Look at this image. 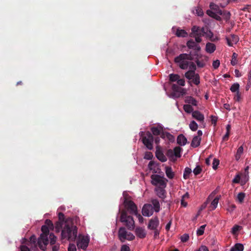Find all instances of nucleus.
Segmentation results:
<instances>
[{
    "label": "nucleus",
    "instance_id": "f257e3e1",
    "mask_svg": "<svg viewBox=\"0 0 251 251\" xmlns=\"http://www.w3.org/2000/svg\"><path fill=\"white\" fill-rule=\"evenodd\" d=\"M61 229H62L60 238L62 241H75L77 236L78 229L72 219H67Z\"/></svg>",
    "mask_w": 251,
    "mask_h": 251
},
{
    "label": "nucleus",
    "instance_id": "f03ea898",
    "mask_svg": "<svg viewBox=\"0 0 251 251\" xmlns=\"http://www.w3.org/2000/svg\"><path fill=\"white\" fill-rule=\"evenodd\" d=\"M160 206L159 201L154 199L151 201V204H145L142 209L143 216L149 217L152 215L153 212H158L160 211Z\"/></svg>",
    "mask_w": 251,
    "mask_h": 251
},
{
    "label": "nucleus",
    "instance_id": "7ed1b4c3",
    "mask_svg": "<svg viewBox=\"0 0 251 251\" xmlns=\"http://www.w3.org/2000/svg\"><path fill=\"white\" fill-rule=\"evenodd\" d=\"M49 227L47 225H43L41 227L42 233L40 234L38 239L37 245L39 248L45 251L46 250L47 246L49 243Z\"/></svg>",
    "mask_w": 251,
    "mask_h": 251
},
{
    "label": "nucleus",
    "instance_id": "20e7f679",
    "mask_svg": "<svg viewBox=\"0 0 251 251\" xmlns=\"http://www.w3.org/2000/svg\"><path fill=\"white\" fill-rule=\"evenodd\" d=\"M123 197L124 205L129 213L132 215L137 214V207L135 203L130 200V197L126 192H123Z\"/></svg>",
    "mask_w": 251,
    "mask_h": 251
},
{
    "label": "nucleus",
    "instance_id": "39448f33",
    "mask_svg": "<svg viewBox=\"0 0 251 251\" xmlns=\"http://www.w3.org/2000/svg\"><path fill=\"white\" fill-rule=\"evenodd\" d=\"M190 56L187 53H181L175 58V62L183 70H186L189 66Z\"/></svg>",
    "mask_w": 251,
    "mask_h": 251
},
{
    "label": "nucleus",
    "instance_id": "423d86ee",
    "mask_svg": "<svg viewBox=\"0 0 251 251\" xmlns=\"http://www.w3.org/2000/svg\"><path fill=\"white\" fill-rule=\"evenodd\" d=\"M151 184L158 187H166L168 180L164 177V176H161L157 174L152 175L151 176Z\"/></svg>",
    "mask_w": 251,
    "mask_h": 251
},
{
    "label": "nucleus",
    "instance_id": "0eeeda50",
    "mask_svg": "<svg viewBox=\"0 0 251 251\" xmlns=\"http://www.w3.org/2000/svg\"><path fill=\"white\" fill-rule=\"evenodd\" d=\"M120 220L125 224L128 229L132 230L134 229L135 223L133 218L132 216H128L126 211H123L121 212Z\"/></svg>",
    "mask_w": 251,
    "mask_h": 251
},
{
    "label": "nucleus",
    "instance_id": "6e6552de",
    "mask_svg": "<svg viewBox=\"0 0 251 251\" xmlns=\"http://www.w3.org/2000/svg\"><path fill=\"white\" fill-rule=\"evenodd\" d=\"M144 134V131L139 132L140 137L142 138L143 143L148 149L151 150L153 149V136L150 132H147L145 136Z\"/></svg>",
    "mask_w": 251,
    "mask_h": 251
},
{
    "label": "nucleus",
    "instance_id": "1a4fd4ad",
    "mask_svg": "<svg viewBox=\"0 0 251 251\" xmlns=\"http://www.w3.org/2000/svg\"><path fill=\"white\" fill-rule=\"evenodd\" d=\"M209 7L210 9L206 11V14L211 17L218 19V17L223 15L222 11L218 5L213 2H211Z\"/></svg>",
    "mask_w": 251,
    "mask_h": 251
},
{
    "label": "nucleus",
    "instance_id": "9d476101",
    "mask_svg": "<svg viewBox=\"0 0 251 251\" xmlns=\"http://www.w3.org/2000/svg\"><path fill=\"white\" fill-rule=\"evenodd\" d=\"M184 76L188 79V83L191 86L193 85H199L200 84V76L198 73L190 72L185 74Z\"/></svg>",
    "mask_w": 251,
    "mask_h": 251
},
{
    "label": "nucleus",
    "instance_id": "9b49d317",
    "mask_svg": "<svg viewBox=\"0 0 251 251\" xmlns=\"http://www.w3.org/2000/svg\"><path fill=\"white\" fill-rule=\"evenodd\" d=\"M118 237L119 240L122 242H124L126 240L131 241L135 238L134 235L131 232L126 231V229L124 227H121L118 231Z\"/></svg>",
    "mask_w": 251,
    "mask_h": 251
},
{
    "label": "nucleus",
    "instance_id": "f8f14e48",
    "mask_svg": "<svg viewBox=\"0 0 251 251\" xmlns=\"http://www.w3.org/2000/svg\"><path fill=\"white\" fill-rule=\"evenodd\" d=\"M90 242V237L87 234L79 235L77 240L76 244L78 249L85 250L88 246Z\"/></svg>",
    "mask_w": 251,
    "mask_h": 251
},
{
    "label": "nucleus",
    "instance_id": "ddd939ff",
    "mask_svg": "<svg viewBox=\"0 0 251 251\" xmlns=\"http://www.w3.org/2000/svg\"><path fill=\"white\" fill-rule=\"evenodd\" d=\"M190 36L195 38L196 42L200 43L201 41V34L199 26L194 25L191 28Z\"/></svg>",
    "mask_w": 251,
    "mask_h": 251
},
{
    "label": "nucleus",
    "instance_id": "4468645a",
    "mask_svg": "<svg viewBox=\"0 0 251 251\" xmlns=\"http://www.w3.org/2000/svg\"><path fill=\"white\" fill-rule=\"evenodd\" d=\"M159 226V221L157 217L151 219L148 225V228L150 230L158 229Z\"/></svg>",
    "mask_w": 251,
    "mask_h": 251
},
{
    "label": "nucleus",
    "instance_id": "2eb2a0df",
    "mask_svg": "<svg viewBox=\"0 0 251 251\" xmlns=\"http://www.w3.org/2000/svg\"><path fill=\"white\" fill-rule=\"evenodd\" d=\"M59 221L57 222L55 224V231L57 232H59L64 224V218L65 216L63 213L59 212L58 214Z\"/></svg>",
    "mask_w": 251,
    "mask_h": 251
},
{
    "label": "nucleus",
    "instance_id": "dca6fc26",
    "mask_svg": "<svg viewBox=\"0 0 251 251\" xmlns=\"http://www.w3.org/2000/svg\"><path fill=\"white\" fill-rule=\"evenodd\" d=\"M226 40L228 46L232 47L234 44H236L239 40V37L235 34H231L230 38L226 37Z\"/></svg>",
    "mask_w": 251,
    "mask_h": 251
},
{
    "label": "nucleus",
    "instance_id": "f3484780",
    "mask_svg": "<svg viewBox=\"0 0 251 251\" xmlns=\"http://www.w3.org/2000/svg\"><path fill=\"white\" fill-rule=\"evenodd\" d=\"M198 43L196 41H194L193 40L190 39L187 42L186 45L189 49L199 51L201 50V48Z\"/></svg>",
    "mask_w": 251,
    "mask_h": 251
},
{
    "label": "nucleus",
    "instance_id": "a211bd4d",
    "mask_svg": "<svg viewBox=\"0 0 251 251\" xmlns=\"http://www.w3.org/2000/svg\"><path fill=\"white\" fill-rule=\"evenodd\" d=\"M148 168L153 173H159L160 169L159 164L154 161H151L148 164Z\"/></svg>",
    "mask_w": 251,
    "mask_h": 251
},
{
    "label": "nucleus",
    "instance_id": "6ab92c4d",
    "mask_svg": "<svg viewBox=\"0 0 251 251\" xmlns=\"http://www.w3.org/2000/svg\"><path fill=\"white\" fill-rule=\"evenodd\" d=\"M208 57L207 56H201V58L196 60L195 62L199 68H201L204 67L206 63L208 61Z\"/></svg>",
    "mask_w": 251,
    "mask_h": 251
},
{
    "label": "nucleus",
    "instance_id": "aec40b11",
    "mask_svg": "<svg viewBox=\"0 0 251 251\" xmlns=\"http://www.w3.org/2000/svg\"><path fill=\"white\" fill-rule=\"evenodd\" d=\"M151 131L154 135H161L163 131V126L161 124H158L156 126L151 128Z\"/></svg>",
    "mask_w": 251,
    "mask_h": 251
},
{
    "label": "nucleus",
    "instance_id": "412c9836",
    "mask_svg": "<svg viewBox=\"0 0 251 251\" xmlns=\"http://www.w3.org/2000/svg\"><path fill=\"white\" fill-rule=\"evenodd\" d=\"M161 137L169 143H173L175 140V136L168 132H162Z\"/></svg>",
    "mask_w": 251,
    "mask_h": 251
},
{
    "label": "nucleus",
    "instance_id": "4be33fe9",
    "mask_svg": "<svg viewBox=\"0 0 251 251\" xmlns=\"http://www.w3.org/2000/svg\"><path fill=\"white\" fill-rule=\"evenodd\" d=\"M135 233L137 237L141 239L144 238L147 235L145 228L142 227H137L135 228Z\"/></svg>",
    "mask_w": 251,
    "mask_h": 251
},
{
    "label": "nucleus",
    "instance_id": "5701e85b",
    "mask_svg": "<svg viewBox=\"0 0 251 251\" xmlns=\"http://www.w3.org/2000/svg\"><path fill=\"white\" fill-rule=\"evenodd\" d=\"M192 117L198 121L203 123L204 117V115L198 110L194 111L192 114Z\"/></svg>",
    "mask_w": 251,
    "mask_h": 251
},
{
    "label": "nucleus",
    "instance_id": "b1692460",
    "mask_svg": "<svg viewBox=\"0 0 251 251\" xmlns=\"http://www.w3.org/2000/svg\"><path fill=\"white\" fill-rule=\"evenodd\" d=\"M165 188L164 187H158L155 189L157 195L161 199H164L166 197Z\"/></svg>",
    "mask_w": 251,
    "mask_h": 251
},
{
    "label": "nucleus",
    "instance_id": "393cba45",
    "mask_svg": "<svg viewBox=\"0 0 251 251\" xmlns=\"http://www.w3.org/2000/svg\"><path fill=\"white\" fill-rule=\"evenodd\" d=\"M216 47L214 44L208 42L205 46V51L208 53H212L216 50Z\"/></svg>",
    "mask_w": 251,
    "mask_h": 251
},
{
    "label": "nucleus",
    "instance_id": "a878e982",
    "mask_svg": "<svg viewBox=\"0 0 251 251\" xmlns=\"http://www.w3.org/2000/svg\"><path fill=\"white\" fill-rule=\"evenodd\" d=\"M185 102L188 104L192 105L193 106L198 105V101L192 96H187L185 97Z\"/></svg>",
    "mask_w": 251,
    "mask_h": 251
},
{
    "label": "nucleus",
    "instance_id": "bb28decb",
    "mask_svg": "<svg viewBox=\"0 0 251 251\" xmlns=\"http://www.w3.org/2000/svg\"><path fill=\"white\" fill-rule=\"evenodd\" d=\"M165 172L167 177L169 179H173L175 176V173L173 171L172 168L170 166H166Z\"/></svg>",
    "mask_w": 251,
    "mask_h": 251
},
{
    "label": "nucleus",
    "instance_id": "cd10ccee",
    "mask_svg": "<svg viewBox=\"0 0 251 251\" xmlns=\"http://www.w3.org/2000/svg\"><path fill=\"white\" fill-rule=\"evenodd\" d=\"M187 141L186 138L183 134H180L177 136V143L180 146H185L187 143Z\"/></svg>",
    "mask_w": 251,
    "mask_h": 251
},
{
    "label": "nucleus",
    "instance_id": "c85d7f7f",
    "mask_svg": "<svg viewBox=\"0 0 251 251\" xmlns=\"http://www.w3.org/2000/svg\"><path fill=\"white\" fill-rule=\"evenodd\" d=\"M201 141V137L194 136L192 139L191 146L193 148H197L200 146Z\"/></svg>",
    "mask_w": 251,
    "mask_h": 251
},
{
    "label": "nucleus",
    "instance_id": "c756f323",
    "mask_svg": "<svg viewBox=\"0 0 251 251\" xmlns=\"http://www.w3.org/2000/svg\"><path fill=\"white\" fill-rule=\"evenodd\" d=\"M156 157L159 160H160L162 162H166L167 160L166 156L161 151H156Z\"/></svg>",
    "mask_w": 251,
    "mask_h": 251
},
{
    "label": "nucleus",
    "instance_id": "7c9ffc66",
    "mask_svg": "<svg viewBox=\"0 0 251 251\" xmlns=\"http://www.w3.org/2000/svg\"><path fill=\"white\" fill-rule=\"evenodd\" d=\"M176 35L178 37H186L188 36L187 32L184 29L177 28Z\"/></svg>",
    "mask_w": 251,
    "mask_h": 251
},
{
    "label": "nucleus",
    "instance_id": "2f4dec72",
    "mask_svg": "<svg viewBox=\"0 0 251 251\" xmlns=\"http://www.w3.org/2000/svg\"><path fill=\"white\" fill-rule=\"evenodd\" d=\"M243 151H244V149H243V146H241L240 147H239L238 148V149L237 150L236 153L235 155V158L236 160L238 161L240 159V158H241V155L243 153Z\"/></svg>",
    "mask_w": 251,
    "mask_h": 251
},
{
    "label": "nucleus",
    "instance_id": "473e14b6",
    "mask_svg": "<svg viewBox=\"0 0 251 251\" xmlns=\"http://www.w3.org/2000/svg\"><path fill=\"white\" fill-rule=\"evenodd\" d=\"M188 68L189 69L188 71L185 72V74H188L190 72H196L197 67L194 62L189 61Z\"/></svg>",
    "mask_w": 251,
    "mask_h": 251
},
{
    "label": "nucleus",
    "instance_id": "72a5a7b5",
    "mask_svg": "<svg viewBox=\"0 0 251 251\" xmlns=\"http://www.w3.org/2000/svg\"><path fill=\"white\" fill-rule=\"evenodd\" d=\"M239 87H240L239 84L237 82H236V83H233L231 86L230 90L232 92H233V93L236 92L237 94H238V93H239Z\"/></svg>",
    "mask_w": 251,
    "mask_h": 251
},
{
    "label": "nucleus",
    "instance_id": "f704fd0d",
    "mask_svg": "<svg viewBox=\"0 0 251 251\" xmlns=\"http://www.w3.org/2000/svg\"><path fill=\"white\" fill-rule=\"evenodd\" d=\"M194 14H196L198 16L201 17L203 15V11L202 9L200 7H196L193 10Z\"/></svg>",
    "mask_w": 251,
    "mask_h": 251
},
{
    "label": "nucleus",
    "instance_id": "c9c22d12",
    "mask_svg": "<svg viewBox=\"0 0 251 251\" xmlns=\"http://www.w3.org/2000/svg\"><path fill=\"white\" fill-rule=\"evenodd\" d=\"M221 197V196H217L216 198L214 199V200L212 201L211 203V205L212 206V209H215L217 207L219 199Z\"/></svg>",
    "mask_w": 251,
    "mask_h": 251
},
{
    "label": "nucleus",
    "instance_id": "e433bc0d",
    "mask_svg": "<svg viewBox=\"0 0 251 251\" xmlns=\"http://www.w3.org/2000/svg\"><path fill=\"white\" fill-rule=\"evenodd\" d=\"M172 89L173 91L174 92H180L182 95L185 93V90L184 89H181L180 91V88L176 84H173L172 86Z\"/></svg>",
    "mask_w": 251,
    "mask_h": 251
},
{
    "label": "nucleus",
    "instance_id": "4c0bfd02",
    "mask_svg": "<svg viewBox=\"0 0 251 251\" xmlns=\"http://www.w3.org/2000/svg\"><path fill=\"white\" fill-rule=\"evenodd\" d=\"M192 172V170L189 167H186L184 169L183 173V178L185 179H188L189 177L190 174Z\"/></svg>",
    "mask_w": 251,
    "mask_h": 251
},
{
    "label": "nucleus",
    "instance_id": "58836bf2",
    "mask_svg": "<svg viewBox=\"0 0 251 251\" xmlns=\"http://www.w3.org/2000/svg\"><path fill=\"white\" fill-rule=\"evenodd\" d=\"M49 238L50 244L51 245H54L56 242V236L53 233H51L49 235Z\"/></svg>",
    "mask_w": 251,
    "mask_h": 251
},
{
    "label": "nucleus",
    "instance_id": "ea45409f",
    "mask_svg": "<svg viewBox=\"0 0 251 251\" xmlns=\"http://www.w3.org/2000/svg\"><path fill=\"white\" fill-rule=\"evenodd\" d=\"M180 77L179 75L177 74H171L169 75V80L171 82L177 81L178 79Z\"/></svg>",
    "mask_w": 251,
    "mask_h": 251
},
{
    "label": "nucleus",
    "instance_id": "a19ab883",
    "mask_svg": "<svg viewBox=\"0 0 251 251\" xmlns=\"http://www.w3.org/2000/svg\"><path fill=\"white\" fill-rule=\"evenodd\" d=\"M232 249L235 251H243L244 246L241 243H237L234 245V247L232 248Z\"/></svg>",
    "mask_w": 251,
    "mask_h": 251
},
{
    "label": "nucleus",
    "instance_id": "79ce46f5",
    "mask_svg": "<svg viewBox=\"0 0 251 251\" xmlns=\"http://www.w3.org/2000/svg\"><path fill=\"white\" fill-rule=\"evenodd\" d=\"M183 109L187 113H192V112L194 111L192 105L190 104L184 105Z\"/></svg>",
    "mask_w": 251,
    "mask_h": 251
},
{
    "label": "nucleus",
    "instance_id": "37998d69",
    "mask_svg": "<svg viewBox=\"0 0 251 251\" xmlns=\"http://www.w3.org/2000/svg\"><path fill=\"white\" fill-rule=\"evenodd\" d=\"M181 148L180 147H175L174 150L173 151L174 152V156H175L176 157H180L181 156Z\"/></svg>",
    "mask_w": 251,
    "mask_h": 251
},
{
    "label": "nucleus",
    "instance_id": "c03bdc74",
    "mask_svg": "<svg viewBox=\"0 0 251 251\" xmlns=\"http://www.w3.org/2000/svg\"><path fill=\"white\" fill-rule=\"evenodd\" d=\"M189 127L192 131H195L198 129V125L195 121H192L189 124Z\"/></svg>",
    "mask_w": 251,
    "mask_h": 251
},
{
    "label": "nucleus",
    "instance_id": "a18cd8bd",
    "mask_svg": "<svg viewBox=\"0 0 251 251\" xmlns=\"http://www.w3.org/2000/svg\"><path fill=\"white\" fill-rule=\"evenodd\" d=\"M206 225L201 226L197 230V233L198 235H201L203 234Z\"/></svg>",
    "mask_w": 251,
    "mask_h": 251
},
{
    "label": "nucleus",
    "instance_id": "49530a36",
    "mask_svg": "<svg viewBox=\"0 0 251 251\" xmlns=\"http://www.w3.org/2000/svg\"><path fill=\"white\" fill-rule=\"evenodd\" d=\"M180 240L182 242H186L189 239V235L188 234L185 233L180 236Z\"/></svg>",
    "mask_w": 251,
    "mask_h": 251
},
{
    "label": "nucleus",
    "instance_id": "de8ad7c7",
    "mask_svg": "<svg viewBox=\"0 0 251 251\" xmlns=\"http://www.w3.org/2000/svg\"><path fill=\"white\" fill-rule=\"evenodd\" d=\"M219 165V160L216 158H214L212 162V168L214 170H216Z\"/></svg>",
    "mask_w": 251,
    "mask_h": 251
},
{
    "label": "nucleus",
    "instance_id": "09e8293b",
    "mask_svg": "<svg viewBox=\"0 0 251 251\" xmlns=\"http://www.w3.org/2000/svg\"><path fill=\"white\" fill-rule=\"evenodd\" d=\"M237 56V54L235 52H234L232 54V59L231 60V64L233 66H235L237 64V60H236Z\"/></svg>",
    "mask_w": 251,
    "mask_h": 251
},
{
    "label": "nucleus",
    "instance_id": "8fccbe9b",
    "mask_svg": "<svg viewBox=\"0 0 251 251\" xmlns=\"http://www.w3.org/2000/svg\"><path fill=\"white\" fill-rule=\"evenodd\" d=\"M245 196V195L244 193H242V192L239 193L238 194L237 197L238 201L240 202H243V201L244 199Z\"/></svg>",
    "mask_w": 251,
    "mask_h": 251
},
{
    "label": "nucleus",
    "instance_id": "3c124183",
    "mask_svg": "<svg viewBox=\"0 0 251 251\" xmlns=\"http://www.w3.org/2000/svg\"><path fill=\"white\" fill-rule=\"evenodd\" d=\"M201 172V169L199 166H197L193 170V173L196 176L199 175Z\"/></svg>",
    "mask_w": 251,
    "mask_h": 251
},
{
    "label": "nucleus",
    "instance_id": "603ef678",
    "mask_svg": "<svg viewBox=\"0 0 251 251\" xmlns=\"http://www.w3.org/2000/svg\"><path fill=\"white\" fill-rule=\"evenodd\" d=\"M153 157V154L151 152H146L144 155V158L147 160H151Z\"/></svg>",
    "mask_w": 251,
    "mask_h": 251
},
{
    "label": "nucleus",
    "instance_id": "864d4df0",
    "mask_svg": "<svg viewBox=\"0 0 251 251\" xmlns=\"http://www.w3.org/2000/svg\"><path fill=\"white\" fill-rule=\"evenodd\" d=\"M241 226L238 225H235L231 228L232 234H236L240 229Z\"/></svg>",
    "mask_w": 251,
    "mask_h": 251
},
{
    "label": "nucleus",
    "instance_id": "5fc2aeb1",
    "mask_svg": "<svg viewBox=\"0 0 251 251\" xmlns=\"http://www.w3.org/2000/svg\"><path fill=\"white\" fill-rule=\"evenodd\" d=\"M220 64V60L217 59L216 60L213 61V62L212 63V66L214 69H216L219 67Z\"/></svg>",
    "mask_w": 251,
    "mask_h": 251
},
{
    "label": "nucleus",
    "instance_id": "6e6d98bb",
    "mask_svg": "<svg viewBox=\"0 0 251 251\" xmlns=\"http://www.w3.org/2000/svg\"><path fill=\"white\" fill-rule=\"evenodd\" d=\"M241 177L239 174L235 176L234 178L232 179V182L234 183H239L240 181Z\"/></svg>",
    "mask_w": 251,
    "mask_h": 251
},
{
    "label": "nucleus",
    "instance_id": "4d7b16f0",
    "mask_svg": "<svg viewBox=\"0 0 251 251\" xmlns=\"http://www.w3.org/2000/svg\"><path fill=\"white\" fill-rule=\"evenodd\" d=\"M180 92H173L172 94L169 96V97L172 98L174 99L178 98L180 95Z\"/></svg>",
    "mask_w": 251,
    "mask_h": 251
},
{
    "label": "nucleus",
    "instance_id": "13d9d810",
    "mask_svg": "<svg viewBox=\"0 0 251 251\" xmlns=\"http://www.w3.org/2000/svg\"><path fill=\"white\" fill-rule=\"evenodd\" d=\"M68 251H76L75 245L74 244H70L68 248Z\"/></svg>",
    "mask_w": 251,
    "mask_h": 251
},
{
    "label": "nucleus",
    "instance_id": "bf43d9fd",
    "mask_svg": "<svg viewBox=\"0 0 251 251\" xmlns=\"http://www.w3.org/2000/svg\"><path fill=\"white\" fill-rule=\"evenodd\" d=\"M176 82L178 85L181 86H184L185 84V80L183 78H180V77L178 79Z\"/></svg>",
    "mask_w": 251,
    "mask_h": 251
},
{
    "label": "nucleus",
    "instance_id": "052dcab7",
    "mask_svg": "<svg viewBox=\"0 0 251 251\" xmlns=\"http://www.w3.org/2000/svg\"><path fill=\"white\" fill-rule=\"evenodd\" d=\"M45 225H47L50 228H52L53 227V225L52 222L50 220H49V219H47L45 221Z\"/></svg>",
    "mask_w": 251,
    "mask_h": 251
},
{
    "label": "nucleus",
    "instance_id": "680f3d73",
    "mask_svg": "<svg viewBox=\"0 0 251 251\" xmlns=\"http://www.w3.org/2000/svg\"><path fill=\"white\" fill-rule=\"evenodd\" d=\"M121 251H130V249L127 245H123L121 248Z\"/></svg>",
    "mask_w": 251,
    "mask_h": 251
},
{
    "label": "nucleus",
    "instance_id": "e2e57ef3",
    "mask_svg": "<svg viewBox=\"0 0 251 251\" xmlns=\"http://www.w3.org/2000/svg\"><path fill=\"white\" fill-rule=\"evenodd\" d=\"M211 119L212 124H213L214 126H215L217 124V121L218 120L217 117L212 115L211 116Z\"/></svg>",
    "mask_w": 251,
    "mask_h": 251
},
{
    "label": "nucleus",
    "instance_id": "0e129e2a",
    "mask_svg": "<svg viewBox=\"0 0 251 251\" xmlns=\"http://www.w3.org/2000/svg\"><path fill=\"white\" fill-rule=\"evenodd\" d=\"M134 215H135L138 218L139 222L140 223L142 224L143 223L144 218L140 214L137 212V214H134Z\"/></svg>",
    "mask_w": 251,
    "mask_h": 251
},
{
    "label": "nucleus",
    "instance_id": "69168bd1",
    "mask_svg": "<svg viewBox=\"0 0 251 251\" xmlns=\"http://www.w3.org/2000/svg\"><path fill=\"white\" fill-rule=\"evenodd\" d=\"M167 155L169 157H173L174 156V152L173 151V150L169 149L167 151Z\"/></svg>",
    "mask_w": 251,
    "mask_h": 251
},
{
    "label": "nucleus",
    "instance_id": "338daca9",
    "mask_svg": "<svg viewBox=\"0 0 251 251\" xmlns=\"http://www.w3.org/2000/svg\"><path fill=\"white\" fill-rule=\"evenodd\" d=\"M195 251H208V250L206 246H201L199 249Z\"/></svg>",
    "mask_w": 251,
    "mask_h": 251
},
{
    "label": "nucleus",
    "instance_id": "774afa93",
    "mask_svg": "<svg viewBox=\"0 0 251 251\" xmlns=\"http://www.w3.org/2000/svg\"><path fill=\"white\" fill-rule=\"evenodd\" d=\"M21 251H29V248L25 245L21 246Z\"/></svg>",
    "mask_w": 251,
    "mask_h": 251
}]
</instances>
